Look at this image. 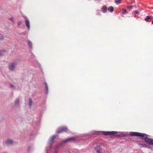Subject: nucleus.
Returning a JSON list of instances; mask_svg holds the SVG:
<instances>
[{"label":"nucleus","instance_id":"26","mask_svg":"<svg viewBox=\"0 0 153 153\" xmlns=\"http://www.w3.org/2000/svg\"><path fill=\"white\" fill-rule=\"evenodd\" d=\"M21 23H21V22H20V21L18 22H17L18 25H20L21 24Z\"/></svg>","mask_w":153,"mask_h":153},{"label":"nucleus","instance_id":"32","mask_svg":"<svg viewBox=\"0 0 153 153\" xmlns=\"http://www.w3.org/2000/svg\"><path fill=\"white\" fill-rule=\"evenodd\" d=\"M99 134V132H97V134Z\"/></svg>","mask_w":153,"mask_h":153},{"label":"nucleus","instance_id":"23","mask_svg":"<svg viewBox=\"0 0 153 153\" xmlns=\"http://www.w3.org/2000/svg\"><path fill=\"white\" fill-rule=\"evenodd\" d=\"M96 15H100V16L101 15L100 13L99 10H97V13H96Z\"/></svg>","mask_w":153,"mask_h":153},{"label":"nucleus","instance_id":"22","mask_svg":"<svg viewBox=\"0 0 153 153\" xmlns=\"http://www.w3.org/2000/svg\"><path fill=\"white\" fill-rule=\"evenodd\" d=\"M134 17H135L136 16V15L137 14L139 13V12L137 10H135L134 11Z\"/></svg>","mask_w":153,"mask_h":153},{"label":"nucleus","instance_id":"19","mask_svg":"<svg viewBox=\"0 0 153 153\" xmlns=\"http://www.w3.org/2000/svg\"><path fill=\"white\" fill-rule=\"evenodd\" d=\"M122 10V13L123 14H125L127 13V11L126 10L124 9H123Z\"/></svg>","mask_w":153,"mask_h":153},{"label":"nucleus","instance_id":"28","mask_svg":"<svg viewBox=\"0 0 153 153\" xmlns=\"http://www.w3.org/2000/svg\"><path fill=\"white\" fill-rule=\"evenodd\" d=\"M54 153H58V150H57V149L56 148V149H55Z\"/></svg>","mask_w":153,"mask_h":153},{"label":"nucleus","instance_id":"17","mask_svg":"<svg viewBox=\"0 0 153 153\" xmlns=\"http://www.w3.org/2000/svg\"><path fill=\"white\" fill-rule=\"evenodd\" d=\"M32 100L31 98H30L29 99V106L30 107L32 105Z\"/></svg>","mask_w":153,"mask_h":153},{"label":"nucleus","instance_id":"34","mask_svg":"<svg viewBox=\"0 0 153 153\" xmlns=\"http://www.w3.org/2000/svg\"><path fill=\"white\" fill-rule=\"evenodd\" d=\"M132 7V6H130V8Z\"/></svg>","mask_w":153,"mask_h":153},{"label":"nucleus","instance_id":"5","mask_svg":"<svg viewBox=\"0 0 153 153\" xmlns=\"http://www.w3.org/2000/svg\"><path fill=\"white\" fill-rule=\"evenodd\" d=\"M68 129L67 127L66 126L61 127L57 130L56 133L59 134L62 133L63 132H66L67 131Z\"/></svg>","mask_w":153,"mask_h":153},{"label":"nucleus","instance_id":"16","mask_svg":"<svg viewBox=\"0 0 153 153\" xmlns=\"http://www.w3.org/2000/svg\"><path fill=\"white\" fill-rule=\"evenodd\" d=\"M27 42L28 45L30 48H32V43L29 40H27Z\"/></svg>","mask_w":153,"mask_h":153},{"label":"nucleus","instance_id":"18","mask_svg":"<svg viewBox=\"0 0 153 153\" xmlns=\"http://www.w3.org/2000/svg\"><path fill=\"white\" fill-rule=\"evenodd\" d=\"M19 104V99L17 98L16 99L15 102V105H18Z\"/></svg>","mask_w":153,"mask_h":153},{"label":"nucleus","instance_id":"11","mask_svg":"<svg viewBox=\"0 0 153 153\" xmlns=\"http://www.w3.org/2000/svg\"><path fill=\"white\" fill-rule=\"evenodd\" d=\"M13 142V141L12 140L9 139H7L6 142V144L7 145H12Z\"/></svg>","mask_w":153,"mask_h":153},{"label":"nucleus","instance_id":"8","mask_svg":"<svg viewBox=\"0 0 153 153\" xmlns=\"http://www.w3.org/2000/svg\"><path fill=\"white\" fill-rule=\"evenodd\" d=\"M25 22L27 27L28 29L29 30L30 29V23L29 20L27 19H25Z\"/></svg>","mask_w":153,"mask_h":153},{"label":"nucleus","instance_id":"13","mask_svg":"<svg viewBox=\"0 0 153 153\" xmlns=\"http://www.w3.org/2000/svg\"><path fill=\"white\" fill-rule=\"evenodd\" d=\"M17 63L15 62H13L9 64V67H15L17 65Z\"/></svg>","mask_w":153,"mask_h":153},{"label":"nucleus","instance_id":"3","mask_svg":"<svg viewBox=\"0 0 153 153\" xmlns=\"http://www.w3.org/2000/svg\"><path fill=\"white\" fill-rule=\"evenodd\" d=\"M56 137V136L55 135H53L50 138V140L49 141V149H51L53 144L55 141L54 140Z\"/></svg>","mask_w":153,"mask_h":153},{"label":"nucleus","instance_id":"27","mask_svg":"<svg viewBox=\"0 0 153 153\" xmlns=\"http://www.w3.org/2000/svg\"><path fill=\"white\" fill-rule=\"evenodd\" d=\"M95 150L97 153H100V151L99 149L96 150V149H95Z\"/></svg>","mask_w":153,"mask_h":153},{"label":"nucleus","instance_id":"20","mask_svg":"<svg viewBox=\"0 0 153 153\" xmlns=\"http://www.w3.org/2000/svg\"><path fill=\"white\" fill-rule=\"evenodd\" d=\"M114 2L116 3H118V4H120L121 3V0H115Z\"/></svg>","mask_w":153,"mask_h":153},{"label":"nucleus","instance_id":"10","mask_svg":"<svg viewBox=\"0 0 153 153\" xmlns=\"http://www.w3.org/2000/svg\"><path fill=\"white\" fill-rule=\"evenodd\" d=\"M139 145L142 146L143 147L149 149L150 147L148 145L145 143H140Z\"/></svg>","mask_w":153,"mask_h":153},{"label":"nucleus","instance_id":"33","mask_svg":"<svg viewBox=\"0 0 153 153\" xmlns=\"http://www.w3.org/2000/svg\"><path fill=\"white\" fill-rule=\"evenodd\" d=\"M40 66H41V65H40V64H39V65H38L39 67H40Z\"/></svg>","mask_w":153,"mask_h":153},{"label":"nucleus","instance_id":"30","mask_svg":"<svg viewBox=\"0 0 153 153\" xmlns=\"http://www.w3.org/2000/svg\"><path fill=\"white\" fill-rule=\"evenodd\" d=\"M10 19L11 20H12V21H13V20L12 19V18H11V19Z\"/></svg>","mask_w":153,"mask_h":153},{"label":"nucleus","instance_id":"15","mask_svg":"<svg viewBox=\"0 0 153 153\" xmlns=\"http://www.w3.org/2000/svg\"><path fill=\"white\" fill-rule=\"evenodd\" d=\"M45 85V90L46 91V94H47L48 91V87L47 83L45 82H44Z\"/></svg>","mask_w":153,"mask_h":153},{"label":"nucleus","instance_id":"1","mask_svg":"<svg viewBox=\"0 0 153 153\" xmlns=\"http://www.w3.org/2000/svg\"><path fill=\"white\" fill-rule=\"evenodd\" d=\"M148 135L145 133H139V136L141 139L144 140V141L148 144H152L153 139L148 138Z\"/></svg>","mask_w":153,"mask_h":153},{"label":"nucleus","instance_id":"25","mask_svg":"<svg viewBox=\"0 0 153 153\" xmlns=\"http://www.w3.org/2000/svg\"><path fill=\"white\" fill-rule=\"evenodd\" d=\"M15 68H9V70L11 71H13Z\"/></svg>","mask_w":153,"mask_h":153},{"label":"nucleus","instance_id":"14","mask_svg":"<svg viewBox=\"0 0 153 153\" xmlns=\"http://www.w3.org/2000/svg\"><path fill=\"white\" fill-rule=\"evenodd\" d=\"M107 10L109 12L112 13L114 11V8L113 7L110 6L108 8Z\"/></svg>","mask_w":153,"mask_h":153},{"label":"nucleus","instance_id":"35","mask_svg":"<svg viewBox=\"0 0 153 153\" xmlns=\"http://www.w3.org/2000/svg\"><path fill=\"white\" fill-rule=\"evenodd\" d=\"M46 153H47V151L46 152Z\"/></svg>","mask_w":153,"mask_h":153},{"label":"nucleus","instance_id":"21","mask_svg":"<svg viewBox=\"0 0 153 153\" xmlns=\"http://www.w3.org/2000/svg\"><path fill=\"white\" fill-rule=\"evenodd\" d=\"M4 52H5V51H0V56L3 55H4Z\"/></svg>","mask_w":153,"mask_h":153},{"label":"nucleus","instance_id":"29","mask_svg":"<svg viewBox=\"0 0 153 153\" xmlns=\"http://www.w3.org/2000/svg\"><path fill=\"white\" fill-rule=\"evenodd\" d=\"M10 86L11 87V88H13V87H14V85H13L11 84H10Z\"/></svg>","mask_w":153,"mask_h":153},{"label":"nucleus","instance_id":"7","mask_svg":"<svg viewBox=\"0 0 153 153\" xmlns=\"http://www.w3.org/2000/svg\"><path fill=\"white\" fill-rule=\"evenodd\" d=\"M139 133L137 132H131L128 135H130L131 136H139Z\"/></svg>","mask_w":153,"mask_h":153},{"label":"nucleus","instance_id":"4","mask_svg":"<svg viewBox=\"0 0 153 153\" xmlns=\"http://www.w3.org/2000/svg\"><path fill=\"white\" fill-rule=\"evenodd\" d=\"M116 132H117V133L115 134V135H117V136L120 137H127L128 135V134L124 133V132H121L118 131H116Z\"/></svg>","mask_w":153,"mask_h":153},{"label":"nucleus","instance_id":"24","mask_svg":"<svg viewBox=\"0 0 153 153\" xmlns=\"http://www.w3.org/2000/svg\"><path fill=\"white\" fill-rule=\"evenodd\" d=\"M4 38V36L2 34H0V40H2Z\"/></svg>","mask_w":153,"mask_h":153},{"label":"nucleus","instance_id":"2","mask_svg":"<svg viewBox=\"0 0 153 153\" xmlns=\"http://www.w3.org/2000/svg\"><path fill=\"white\" fill-rule=\"evenodd\" d=\"M76 141V138L75 137H71L68 138L64 140L62 143H59V144L57 145L55 147V149L56 148L57 150H58L59 148L63 144L67 143L68 142H75Z\"/></svg>","mask_w":153,"mask_h":153},{"label":"nucleus","instance_id":"6","mask_svg":"<svg viewBox=\"0 0 153 153\" xmlns=\"http://www.w3.org/2000/svg\"><path fill=\"white\" fill-rule=\"evenodd\" d=\"M117 132L116 131H102V133L103 135H115V134H116Z\"/></svg>","mask_w":153,"mask_h":153},{"label":"nucleus","instance_id":"12","mask_svg":"<svg viewBox=\"0 0 153 153\" xmlns=\"http://www.w3.org/2000/svg\"><path fill=\"white\" fill-rule=\"evenodd\" d=\"M152 19V18L151 17L149 16H147L146 18H145L144 20L146 22H150V20H151Z\"/></svg>","mask_w":153,"mask_h":153},{"label":"nucleus","instance_id":"9","mask_svg":"<svg viewBox=\"0 0 153 153\" xmlns=\"http://www.w3.org/2000/svg\"><path fill=\"white\" fill-rule=\"evenodd\" d=\"M108 8L105 5H104L101 8L102 11L103 13H105L107 12Z\"/></svg>","mask_w":153,"mask_h":153},{"label":"nucleus","instance_id":"31","mask_svg":"<svg viewBox=\"0 0 153 153\" xmlns=\"http://www.w3.org/2000/svg\"><path fill=\"white\" fill-rule=\"evenodd\" d=\"M152 23L153 25V20L152 22Z\"/></svg>","mask_w":153,"mask_h":153}]
</instances>
